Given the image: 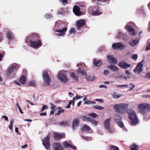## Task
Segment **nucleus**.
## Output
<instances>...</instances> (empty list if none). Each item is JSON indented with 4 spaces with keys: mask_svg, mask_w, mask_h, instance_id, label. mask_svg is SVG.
<instances>
[{
    "mask_svg": "<svg viewBox=\"0 0 150 150\" xmlns=\"http://www.w3.org/2000/svg\"><path fill=\"white\" fill-rule=\"evenodd\" d=\"M102 13L101 11L98 10V9L96 10H93L92 14L94 16H97L100 15Z\"/></svg>",
    "mask_w": 150,
    "mask_h": 150,
    "instance_id": "28",
    "label": "nucleus"
},
{
    "mask_svg": "<svg viewBox=\"0 0 150 150\" xmlns=\"http://www.w3.org/2000/svg\"><path fill=\"white\" fill-rule=\"evenodd\" d=\"M82 120H83L89 122L91 121V119L86 116H83L82 117Z\"/></svg>",
    "mask_w": 150,
    "mask_h": 150,
    "instance_id": "40",
    "label": "nucleus"
},
{
    "mask_svg": "<svg viewBox=\"0 0 150 150\" xmlns=\"http://www.w3.org/2000/svg\"><path fill=\"white\" fill-rule=\"evenodd\" d=\"M107 59L110 63L116 64L117 62L116 59L112 55H108L107 56Z\"/></svg>",
    "mask_w": 150,
    "mask_h": 150,
    "instance_id": "18",
    "label": "nucleus"
},
{
    "mask_svg": "<svg viewBox=\"0 0 150 150\" xmlns=\"http://www.w3.org/2000/svg\"><path fill=\"white\" fill-rule=\"evenodd\" d=\"M119 66L124 69H127L130 67V64L124 62H121L118 64Z\"/></svg>",
    "mask_w": 150,
    "mask_h": 150,
    "instance_id": "19",
    "label": "nucleus"
},
{
    "mask_svg": "<svg viewBox=\"0 0 150 150\" xmlns=\"http://www.w3.org/2000/svg\"><path fill=\"white\" fill-rule=\"evenodd\" d=\"M128 105V104L126 103L115 104L113 106V108L117 112L123 113L126 111Z\"/></svg>",
    "mask_w": 150,
    "mask_h": 150,
    "instance_id": "4",
    "label": "nucleus"
},
{
    "mask_svg": "<svg viewBox=\"0 0 150 150\" xmlns=\"http://www.w3.org/2000/svg\"><path fill=\"white\" fill-rule=\"evenodd\" d=\"M71 76L73 79L74 81H78V77L74 73H71Z\"/></svg>",
    "mask_w": 150,
    "mask_h": 150,
    "instance_id": "33",
    "label": "nucleus"
},
{
    "mask_svg": "<svg viewBox=\"0 0 150 150\" xmlns=\"http://www.w3.org/2000/svg\"><path fill=\"white\" fill-rule=\"evenodd\" d=\"M48 106L46 105H44L42 108L41 110V112H43L45 110L47 109L48 108Z\"/></svg>",
    "mask_w": 150,
    "mask_h": 150,
    "instance_id": "54",
    "label": "nucleus"
},
{
    "mask_svg": "<svg viewBox=\"0 0 150 150\" xmlns=\"http://www.w3.org/2000/svg\"><path fill=\"white\" fill-rule=\"evenodd\" d=\"M52 17V16L51 15H50L48 14H46L45 16V18L47 19H49L50 18Z\"/></svg>",
    "mask_w": 150,
    "mask_h": 150,
    "instance_id": "57",
    "label": "nucleus"
},
{
    "mask_svg": "<svg viewBox=\"0 0 150 150\" xmlns=\"http://www.w3.org/2000/svg\"><path fill=\"white\" fill-rule=\"evenodd\" d=\"M51 109L53 110H54L56 108V106L54 105L52 103H51Z\"/></svg>",
    "mask_w": 150,
    "mask_h": 150,
    "instance_id": "61",
    "label": "nucleus"
},
{
    "mask_svg": "<svg viewBox=\"0 0 150 150\" xmlns=\"http://www.w3.org/2000/svg\"><path fill=\"white\" fill-rule=\"evenodd\" d=\"M138 58V55L137 54H134L132 56V58L134 60H136Z\"/></svg>",
    "mask_w": 150,
    "mask_h": 150,
    "instance_id": "55",
    "label": "nucleus"
},
{
    "mask_svg": "<svg viewBox=\"0 0 150 150\" xmlns=\"http://www.w3.org/2000/svg\"><path fill=\"white\" fill-rule=\"evenodd\" d=\"M91 123V124L94 125V126H96L98 123V121L95 120H93L91 119V121H90Z\"/></svg>",
    "mask_w": 150,
    "mask_h": 150,
    "instance_id": "37",
    "label": "nucleus"
},
{
    "mask_svg": "<svg viewBox=\"0 0 150 150\" xmlns=\"http://www.w3.org/2000/svg\"><path fill=\"white\" fill-rule=\"evenodd\" d=\"M122 95H117L116 93H114L112 95V97L114 99L118 98L121 97Z\"/></svg>",
    "mask_w": 150,
    "mask_h": 150,
    "instance_id": "38",
    "label": "nucleus"
},
{
    "mask_svg": "<svg viewBox=\"0 0 150 150\" xmlns=\"http://www.w3.org/2000/svg\"><path fill=\"white\" fill-rule=\"evenodd\" d=\"M29 85L32 86H37V83L35 81L33 80L30 81Z\"/></svg>",
    "mask_w": 150,
    "mask_h": 150,
    "instance_id": "42",
    "label": "nucleus"
},
{
    "mask_svg": "<svg viewBox=\"0 0 150 150\" xmlns=\"http://www.w3.org/2000/svg\"><path fill=\"white\" fill-rule=\"evenodd\" d=\"M64 146L66 148H71L74 149L76 150V147L75 146L69 144L67 142H65L63 143Z\"/></svg>",
    "mask_w": 150,
    "mask_h": 150,
    "instance_id": "22",
    "label": "nucleus"
},
{
    "mask_svg": "<svg viewBox=\"0 0 150 150\" xmlns=\"http://www.w3.org/2000/svg\"><path fill=\"white\" fill-rule=\"evenodd\" d=\"M128 117L132 125H135L138 123V119L135 112L132 110H130L128 112Z\"/></svg>",
    "mask_w": 150,
    "mask_h": 150,
    "instance_id": "3",
    "label": "nucleus"
},
{
    "mask_svg": "<svg viewBox=\"0 0 150 150\" xmlns=\"http://www.w3.org/2000/svg\"><path fill=\"white\" fill-rule=\"evenodd\" d=\"M14 122V119H12L11 120L10 125L8 126V127L10 129L12 130L13 128V125Z\"/></svg>",
    "mask_w": 150,
    "mask_h": 150,
    "instance_id": "35",
    "label": "nucleus"
},
{
    "mask_svg": "<svg viewBox=\"0 0 150 150\" xmlns=\"http://www.w3.org/2000/svg\"><path fill=\"white\" fill-rule=\"evenodd\" d=\"M88 115L89 116H91L93 118H95L98 116L95 113H92L91 114H89Z\"/></svg>",
    "mask_w": 150,
    "mask_h": 150,
    "instance_id": "50",
    "label": "nucleus"
},
{
    "mask_svg": "<svg viewBox=\"0 0 150 150\" xmlns=\"http://www.w3.org/2000/svg\"><path fill=\"white\" fill-rule=\"evenodd\" d=\"M150 50V42L149 43L147 46H146L145 50L146 51H148Z\"/></svg>",
    "mask_w": 150,
    "mask_h": 150,
    "instance_id": "56",
    "label": "nucleus"
},
{
    "mask_svg": "<svg viewBox=\"0 0 150 150\" xmlns=\"http://www.w3.org/2000/svg\"><path fill=\"white\" fill-rule=\"evenodd\" d=\"M128 86L127 84L122 85H117L116 86V87L122 88L123 87H127Z\"/></svg>",
    "mask_w": 150,
    "mask_h": 150,
    "instance_id": "48",
    "label": "nucleus"
},
{
    "mask_svg": "<svg viewBox=\"0 0 150 150\" xmlns=\"http://www.w3.org/2000/svg\"><path fill=\"white\" fill-rule=\"evenodd\" d=\"M39 37L38 35L36 34H33L29 36L28 39L30 38L31 40L30 41V46L35 49H37L41 46V43L40 40L37 41L33 40H38Z\"/></svg>",
    "mask_w": 150,
    "mask_h": 150,
    "instance_id": "1",
    "label": "nucleus"
},
{
    "mask_svg": "<svg viewBox=\"0 0 150 150\" xmlns=\"http://www.w3.org/2000/svg\"><path fill=\"white\" fill-rule=\"evenodd\" d=\"M142 96L146 98H150V95H142Z\"/></svg>",
    "mask_w": 150,
    "mask_h": 150,
    "instance_id": "63",
    "label": "nucleus"
},
{
    "mask_svg": "<svg viewBox=\"0 0 150 150\" xmlns=\"http://www.w3.org/2000/svg\"><path fill=\"white\" fill-rule=\"evenodd\" d=\"M64 109H62L61 110H58L57 113H56L55 115L56 116L59 115L61 113H63L64 112Z\"/></svg>",
    "mask_w": 150,
    "mask_h": 150,
    "instance_id": "47",
    "label": "nucleus"
},
{
    "mask_svg": "<svg viewBox=\"0 0 150 150\" xmlns=\"http://www.w3.org/2000/svg\"><path fill=\"white\" fill-rule=\"evenodd\" d=\"M91 101L90 100H87L84 102V103L86 104H91Z\"/></svg>",
    "mask_w": 150,
    "mask_h": 150,
    "instance_id": "64",
    "label": "nucleus"
},
{
    "mask_svg": "<svg viewBox=\"0 0 150 150\" xmlns=\"http://www.w3.org/2000/svg\"><path fill=\"white\" fill-rule=\"evenodd\" d=\"M84 64L83 63H79V64H78L77 65V66L79 67V69H80V70L81 71H83V70H81V67H84Z\"/></svg>",
    "mask_w": 150,
    "mask_h": 150,
    "instance_id": "46",
    "label": "nucleus"
},
{
    "mask_svg": "<svg viewBox=\"0 0 150 150\" xmlns=\"http://www.w3.org/2000/svg\"><path fill=\"white\" fill-rule=\"evenodd\" d=\"M1 118L2 119H4V120H5L6 121L8 122V117L5 115H2L1 116Z\"/></svg>",
    "mask_w": 150,
    "mask_h": 150,
    "instance_id": "53",
    "label": "nucleus"
},
{
    "mask_svg": "<svg viewBox=\"0 0 150 150\" xmlns=\"http://www.w3.org/2000/svg\"><path fill=\"white\" fill-rule=\"evenodd\" d=\"M94 64L95 66L99 67L102 65V63L100 60H95L94 62Z\"/></svg>",
    "mask_w": 150,
    "mask_h": 150,
    "instance_id": "31",
    "label": "nucleus"
},
{
    "mask_svg": "<svg viewBox=\"0 0 150 150\" xmlns=\"http://www.w3.org/2000/svg\"><path fill=\"white\" fill-rule=\"evenodd\" d=\"M53 150H64V148L59 143H54L53 145Z\"/></svg>",
    "mask_w": 150,
    "mask_h": 150,
    "instance_id": "17",
    "label": "nucleus"
},
{
    "mask_svg": "<svg viewBox=\"0 0 150 150\" xmlns=\"http://www.w3.org/2000/svg\"><path fill=\"white\" fill-rule=\"evenodd\" d=\"M49 140L50 136L48 135L46 137H45L44 139L42 140L43 145L47 149H49L50 147V144Z\"/></svg>",
    "mask_w": 150,
    "mask_h": 150,
    "instance_id": "10",
    "label": "nucleus"
},
{
    "mask_svg": "<svg viewBox=\"0 0 150 150\" xmlns=\"http://www.w3.org/2000/svg\"><path fill=\"white\" fill-rule=\"evenodd\" d=\"M129 86L130 88L129 90V91H132L135 87V85L132 83H130L129 84Z\"/></svg>",
    "mask_w": 150,
    "mask_h": 150,
    "instance_id": "36",
    "label": "nucleus"
},
{
    "mask_svg": "<svg viewBox=\"0 0 150 150\" xmlns=\"http://www.w3.org/2000/svg\"><path fill=\"white\" fill-rule=\"evenodd\" d=\"M64 137V133H60L58 132H54L53 137L54 139L55 140H59Z\"/></svg>",
    "mask_w": 150,
    "mask_h": 150,
    "instance_id": "16",
    "label": "nucleus"
},
{
    "mask_svg": "<svg viewBox=\"0 0 150 150\" xmlns=\"http://www.w3.org/2000/svg\"><path fill=\"white\" fill-rule=\"evenodd\" d=\"M67 29V27H64L62 29L56 30L55 31L56 35L57 36H64Z\"/></svg>",
    "mask_w": 150,
    "mask_h": 150,
    "instance_id": "9",
    "label": "nucleus"
},
{
    "mask_svg": "<svg viewBox=\"0 0 150 150\" xmlns=\"http://www.w3.org/2000/svg\"><path fill=\"white\" fill-rule=\"evenodd\" d=\"M137 108L139 113L143 115H146L150 111V105L146 103L139 104Z\"/></svg>",
    "mask_w": 150,
    "mask_h": 150,
    "instance_id": "2",
    "label": "nucleus"
},
{
    "mask_svg": "<svg viewBox=\"0 0 150 150\" xmlns=\"http://www.w3.org/2000/svg\"><path fill=\"white\" fill-rule=\"evenodd\" d=\"M131 150H138V146L137 145L135 144H134L130 146Z\"/></svg>",
    "mask_w": 150,
    "mask_h": 150,
    "instance_id": "30",
    "label": "nucleus"
},
{
    "mask_svg": "<svg viewBox=\"0 0 150 150\" xmlns=\"http://www.w3.org/2000/svg\"><path fill=\"white\" fill-rule=\"evenodd\" d=\"M111 120L110 118L107 119L104 122V126L105 129L110 133H112L114 130L112 129L110 126V122Z\"/></svg>",
    "mask_w": 150,
    "mask_h": 150,
    "instance_id": "8",
    "label": "nucleus"
},
{
    "mask_svg": "<svg viewBox=\"0 0 150 150\" xmlns=\"http://www.w3.org/2000/svg\"><path fill=\"white\" fill-rule=\"evenodd\" d=\"M76 71L78 73L81 74L82 75H85V78L87 81H92L95 78V76H87L86 74V72H85V71H81L80 68L79 69H77Z\"/></svg>",
    "mask_w": 150,
    "mask_h": 150,
    "instance_id": "6",
    "label": "nucleus"
},
{
    "mask_svg": "<svg viewBox=\"0 0 150 150\" xmlns=\"http://www.w3.org/2000/svg\"><path fill=\"white\" fill-rule=\"evenodd\" d=\"M75 98H74L73 99V100H71L69 102V104L71 105V104H72L73 105H74V100Z\"/></svg>",
    "mask_w": 150,
    "mask_h": 150,
    "instance_id": "59",
    "label": "nucleus"
},
{
    "mask_svg": "<svg viewBox=\"0 0 150 150\" xmlns=\"http://www.w3.org/2000/svg\"><path fill=\"white\" fill-rule=\"evenodd\" d=\"M125 29L132 36H134L137 34V32L131 26L126 25L125 26Z\"/></svg>",
    "mask_w": 150,
    "mask_h": 150,
    "instance_id": "13",
    "label": "nucleus"
},
{
    "mask_svg": "<svg viewBox=\"0 0 150 150\" xmlns=\"http://www.w3.org/2000/svg\"><path fill=\"white\" fill-rule=\"evenodd\" d=\"M110 71L108 70H105L104 71L103 74L105 75H107L109 74Z\"/></svg>",
    "mask_w": 150,
    "mask_h": 150,
    "instance_id": "60",
    "label": "nucleus"
},
{
    "mask_svg": "<svg viewBox=\"0 0 150 150\" xmlns=\"http://www.w3.org/2000/svg\"><path fill=\"white\" fill-rule=\"evenodd\" d=\"M107 68L110 69L113 72L118 71L119 70L118 68L116 66L112 64H111L108 66Z\"/></svg>",
    "mask_w": 150,
    "mask_h": 150,
    "instance_id": "24",
    "label": "nucleus"
},
{
    "mask_svg": "<svg viewBox=\"0 0 150 150\" xmlns=\"http://www.w3.org/2000/svg\"><path fill=\"white\" fill-rule=\"evenodd\" d=\"M58 77L60 81L63 83H66L68 80L67 76L62 73L59 72L58 74Z\"/></svg>",
    "mask_w": 150,
    "mask_h": 150,
    "instance_id": "7",
    "label": "nucleus"
},
{
    "mask_svg": "<svg viewBox=\"0 0 150 150\" xmlns=\"http://www.w3.org/2000/svg\"><path fill=\"white\" fill-rule=\"evenodd\" d=\"M143 64L142 62H139L136 68L134 69V71L135 73H138V74H140L142 71Z\"/></svg>",
    "mask_w": 150,
    "mask_h": 150,
    "instance_id": "14",
    "label": "nucleus"
},
{
    "mask_svg": "<svg viewBox=\"0 0 150 150\" xmlns=\"http://www.w3.org/2000/svg\"><path fill=\"white\" fill-rule=\"evenodd\" d=\"M114 119L115 121L116 122L117 121L122 120V118L121 116L115 115L114 116Z\"/></svg>",
    "mask_w": 150,
    "mask_h": 150,
    "instance_id": "32",
    "label": "nucleus"
},
{
    "mask_svg": "<svg viewBox=\"0 0 150 150\" xmlns=\"http://www.w3.org/2000/svg\"><path fill=\"white\" fill-rule=\"evenodd\" d=\"M93 108L99 110H102L104 109V108L100 105H96L93 106Z\"/></svg>",
    "mask_w": 150,
    "mask_h": 150,
    "instance_id": "39",
    "label": "nucleus"
},
{
    "mask_svg": "<svg viewBox=\"0 0 150 150\" xmlns=\"http://www.w3.org/2000/svg\"><path fill=\"white\" fill-rule=\"evenodd\" d=\"M19 81L22 85L25 83L26 79L24 76H22L19 79Z\"/></svg>",
    "mask_w": 150,
    "mask_h": 150,
    "instance_id": "29",
    "label": "nucleus"
},
{
    "mask_svg": "<svg viewBox=\"0 0 150 150\" xmlns=\"http://www.w3.org/2000/svg\"><path fill=\"white\" fill-rule=\"evenodd\" d=\"M19 66L16 64H13L11 66L7 71L6 75L7 76L10 78H13L15 77V74L14 71L15 69L17 68H19Z\"/></svg>",
    "mask_w": 150,
    "mask_h": 150,
    "instance_id": "5",
    "label": "nucleus"
},
{
    "mask_svg": "<svg viewBox=\"0 0 150 150\" xmlns=\"http://www.w3.org/2000/svg\"><path fill=\"white\" fill-rule=\"evenodd\" d=\"M137 13H144V9L143 8H138L137 10Z\"/></svg>",
    "mask_w": 150,
    "mask_h": 150,
    "instance_id": "44",
    "label": "nucleus"
},
{
    "mask_svg": "<svg viewBox=\"0 0 150 150\" xmlns=\"http://www.w3.org/2000/svg\"><path fill=\"white\" fill-rule=\"evenodd\" d=\"M69 33L70 34L75 35L76 33V30L74 28L72 27L69 30Z\"/></svg>",
    "mask_w": 150,
    "mask_h": 150,
    "instance_id": "34",
    "label": "nucleus"
},
{
    "mask_svg": "<svg viewBox=\"0 0 150 150\" xmlns=\"http://www.w3.org/2000/svg\"><path fill=\"white\" fill-rule=\"evenodd\" d=\"M139 42L138 40L136 39L132 40L129 42V44L132 46L134 47L138 44Z\"/></svg>",
    "mask_w": 150,
    "mask_h": 150,
    "instance_id": "26",
    "label": "nucleus"
},
{
    "mask_svg": "<svg viewBox=\"0 0 150 150\" xmlns=\"http://www.w3.org/2000/svg\"><path fill=\"white\" fill-rule=\"evenodd\" d=\"M110 150H119V148L117 146L112 145L110 147Z\"/></svg>",
    "mask_w": 150,
    "mask_h": 150,
    "instance_id": "45",
    "label": "nucleus"
},
{
    "mask_svg": "<svg viewBox=\"0 0 150 150\" xmlns=\"http://www.w3.org/2000/svg\"><path fill=\"white\" fill-rule=\"evenodd\" d=\"M85 24V21L83 20H80L76 22L77 29L78 30H80Z\"/></svg>",
    "mask_w": 150,
    "mask_h": 150,
    "instance_id": "15",
    "label": "nucleus"
},
{
    "mask_svg": "<svg viewBox=\"0 0 150 150\" xmlns=\"http://www.w3.org/2000/svg\"><path fill=\"white\" fill-rule=\"evenodd\" d=\"M96 101H98L101 103H103V100L102 99H96L95 100Z\"/></svg>",
    "mask_w": 150,
    "mask_h": 150,
    "instance_id": "62",
    "label": "nucleus"
},
{
    "mask_svg": "<svg viewBox=\"0 0 150 150\" xmlns=\"http://www.w3.org/2000/svg\"><path fill=\"white\" fill-rule=\"evenodd\" d=\"M6 36L7 38L10 40L12 39L13 38L14 36L12 33L9 30L7 31Z\"/></svg>",
    "mask_w": 150,
    "mask_h": 150,
    "instance_id": "27",
    "label": "nucleus"
},
{
    "mask_svg": "<svg viewBox=\"0 0 150 150\" xmlns=\"http://www.w3.org/2000/svg\"><path fill=\"white\" fill-rule=\"evenodd\" d=\"M60 2L63 5H65L67 4V0H59Z\"/></svg>",
    "mask_w": 150,
    "mask_h": 150,
    "instance_id": "49",
    "label": "nucleus"
},
{
    "mask_svg": "<svg viewBox=\"0 0 150 150\" xmlns=\"http://www.w3.org/2000/svg\"><path fill=\"white\" fill-rule=\"evenodd\" d=\"M43 78L45 83L49 85L50 83L51 79L49 77L47 73L45 71L43 72Z\"/></svg>",
    "mask_w": 150,
    "mask_h": 150,
    "instance_id": "12",
    "label": "nucleus"
},
{
    "mask_svg": "<svg viewBox=\"0 0 150 150\" xmlns=\"http://www.w3.org/2000/svg\"><path fill=\"white\" fill-rule=\"evenodd\" d=\"M60 125L62 126H67L68 125V122L67 121L62 122L60 124Z\"/></svg>",
    "mask_w": 150,
    "mask_h": 150,
    "instance_id": "41",
    "label": "nucleus"
},
{
    "mask_svg": "<svg viewBox=\"0 0 150 150\" xmlns=\"http://www.w3.org/2000/svg\"><path fill=\"white\" fill-rule=\"evenodd\" d=\"M73 11L76 15L79 16L80 15L81 12L78 6H74L73 7Z\"/></svg>",
    "mask_w": 150,
    "mask_h": 150,
    "instance_id": "20",
    "label": "nucleus"
},
{
    "mask_svg": "<svg viewBox=\"0 0 150 150\" xmlns=\"http://www.w3.org/2000/svg\"><path fill=\"white\" fill-rule=\"evenodd\" d=\"M117 125L120 127H123L124 125L123 123L122 122V121L120 120L119 121H117L116 122Z\"/></svg>",
    "mask_w": 150,
    "mask_h": 150,
    "instance_id": "43",
    "label": "nucleus"
},
{
    "mask_svg": "<svg viewBox=\"0 0 150 150\" xmlns=\"http://www.w3.org/2000/svg\"><path fill=\"white\" fill-rule=\"evenodd\" d=\"M81 130L88 132H91V129L89 126L86 124H84L82 125L81 127Z\"/></svg>",
    "mask_w": 150,
    "mask_h": 150,
    "instance_id": "23",
    "label": "nucleus"
},
{
    "mask_svg": "<svg viewBox=\"0 0 150 150\" xmlns=\"http://www.w3.org/2000/svg\"><path fill=\"white\" fill-rule=\"evenodd\" d=\"M145 78L150 79V72L146 74L145 76Z\"/></svg>",
    "mask_w": 150,
    "mask_h": 150,
    "instance_id": "58",
    "label": "nucleus"
},
{
    "mask_svg": "<svg viewBox=\"0 0 150 150\" xmlns=\"http://www.w3.org/2000/svg\"><path fill=\"white\" fill-rule=\"evenodd\" d=\"M117 37L118 38H122L125 39L126 35L125 34L123 33L121 31H119Z\"/></svg>",
    "mask_w": 150,
    "mask_h": 150,
    "instance_id": "25",
    "label": "nucleus"
},
{
    "mask_svg": "<svg viewBox=\"0 0 150 150\" xmlns=\"http://www.w3.org/2000/svg\"><path fill=\"white\" fill-rule=\"evenodd\" d=\"M81 137L85 140H91V137H85L82 136Z\"/></svg>",
    "mask_w": 150,
    "mask_h": 150,
    "instance_id": "51",
    "label": "nucleus"
},
{
    "mask_svg": "<svg viewBox=\"0 0 150 150\" xmlns=\"http://www.w3.org/2000/svg\"><path fill=\"white\" fill-rule=\"evenodd\" d=\"M79 120L78 119H75L73 121L72 126L74 129H75L79 126Z\"/></svg>",
    "mask_w": 150,
    "mask_h": 150,
    "instance_id": "21",
    "label": "nucleus"
},
{
    "mask_svg": "<svg viewBox=\"0 0 150 150\" xmlns=\"http://www.w3.org/2000/svg\"><path fill=\"white\" fill-rule=\"evenodd\" d=\"M114 78H116V79H120L122 78H125V76H124L122 75H120V76H114Z\"/></svg>",
    "mask_w": 150,
    "mask_h": 150,
    "instance_id": "52",
    "label": "nucleus"
},
{
    "mask_svg": "<svg viewBox=\"0 0 150 150\" xmlns=\"http://www.w3.org/2000/svg\"><path fill=\"white\" fill-rule=\"evenodd\" d=\"M112 48L114 49H118L121 50L123 49L125 47L124 44L120 42L113 43L112 45Z\"/></svg>",
    "mask_w": 150,
    "mask_h": 150,
    "instance_id": "11",
    "label": "nucleus"
}]
</instances>
